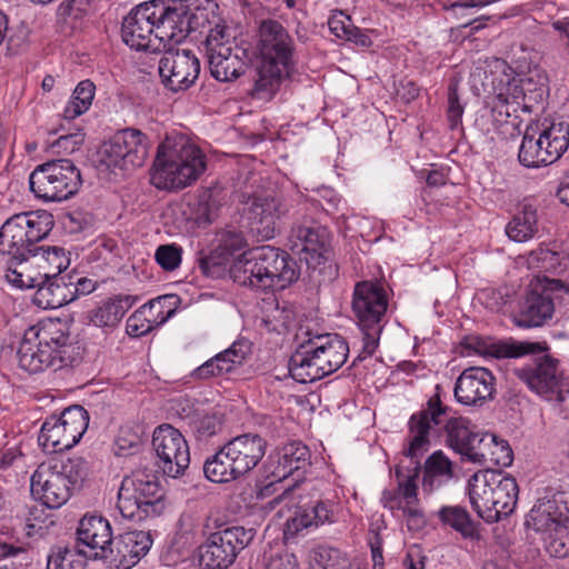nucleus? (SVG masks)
<instances>
[{
  "label": "nucleus",
  "mask_w": 569,
  "mask_h": 569,
  "mask_svg": "<svg viewBox=\"0 0 569 569\" xmlns=\"http://www.w3.org/2000/svg\"><path fill=\"white\" fill-rule=\"evenodd\" d=\"M475 87L492 92L495 96L490 117L496 123H502L528 103L541 99L546 86V74L538 68L529 72L515 74L508 63L496 57L479 59L470 73Z\"/></svg>",
  "instance_id": "obj_1"
},
{
  "label": "nucleus",
  "mask_w": 569,
  "mask_h": 569,
  "mask_svg": "<svg viewBox=\"0 0 569 569\" xmlns=\"http://www.w3.org/2000/svg\"><path fill=\"white\" fill-rule=\"evenodd\" d=\"M257 52L252 96L269 100L278 91L282 79L289 74L293 40L280 22L264 20L259 28Z\"/></svg>",
  "instance_id": "obj_2"
},
{
  "label": "nucleus",
  "mask_w": 569,
  "mask_h": 569,
  "mask_svg": "<svg viewBox=\"0 0 569 569\" xmlns=\"http://www.w3.org/2000/svg\"><path fill=\"white\" fill-rule=\"evenodd\" d=\"M206 156L183 137H167L158 147L150 182L160 190L179 191L206 171Z\"/></svg>",
  "instance_id": "obj_3"
},
{
  "label": "nucleus",
  "mask_w": 569,
  "mask_h": 569,
  "mask_svg": "<svg viewBox=\"0 0 569 569\" xmlns=\"http://www.w3.org/2000/svg\"><path fill=\"white\" fill-rule=\"evenodd\" d=\"M234 282L257 290H282L298 279L295 261L270 246H262L239 254L230 267Z\"/></svg>",
  "instance_id": "obj_4"
},
{
  "label": "nucleus",
  "mask_w": 569,
  "mask_h": 569,
  "mask_svg": "<svg viewBox=\"0 0 569 569\" xmlns=\"http://www.w3.org/2000/svg\"><path fill=\"white\" fill-rule=\"evenodd\" d=\"M88 471V462L81 457L50 459L32 473L31 495L48 508H60L69 500L72 489L81 486Z\"/></svg>",
  "instance_id": "obj_5"
},
{
  "label": "nucleus",
  "mask_w": 569,
  "mask_h": 569,
  "mask_svg": "<svg viewBox=\"0 0 569 569\" xmlns=\"http://www.w3.org/2000/svg\"><path fill=\"white\" fill-rule=\"evenodd\" d=\"M348 355L349 346L341 336H316L290 357L289 372L299 383L313 382L340 369Z\"/></svg>",
  "instance_id": "obj_6"
},
{
  "label": "nucleus",
  "mask_w": 569,
  "mask_h": 569,
  "mask_svg": "<svg viewBox=\"0 0 569 569\" xmlns=\"http://www.w3.org/2000/svg\"><path fill=\"white\" fill-rule=\"evenodd\" d=\"M267 441L258 433L237 436L224 443L203 465L208 480L224 483L246 476L262 460Z\"/></svg>",
  "instance_id": "obj_7"
},
{
  "label": "nucleus",
  "mask_w": 569,
  "mask_h": 569,
  "mask_svg": "<svg viewBox=\"0 0 569 569\" xmlns=\"http://www.w3.org/2000/svg\"><path fill=\"white\" fill-rule=\"evenodd\" d=\"M69 336L60 320L48 319L24 331L18 349V361L21 369L37 373L63 363Z\"/></svg>",
  "instance_id": "obj_8"
},
{
  "label": "nucleus",
  "mask_w": 569,
  "mask_h": 569,
  "mask_svg": "<svg viewBox=\"0 0 569 569\" xmlns=\"http://www.w3.org/2000/svg\"><path fill=\"white\" fill-rule=\"evenodd\" d=\"M53 223V216L47 210L12 214L0 227V254L28 262L36 244L50 233Z\"/></svg>",
  "instance_id": "obj_9"
},
{
  "label": "nucleus",
  "mask_w": 569,
  "mask_h": 569,
  "mask_svg": "<svg viewBox=\"0 0 569 569\" xmlns=\"http://www.w3.org/2000/svg\"><path fill=\"white\" fill-rule=\"evenodd\" d=\"M387 292L380 284L371 281H362L356 284L352 311L362 339L359 359L371 357L377 350L381 332L387 322Z\"/></svg>",
  "instance_id": "obj_10"
},
{
  "label": "nucleus",
  "mask_w": 569,
  "mask_h": 569,
  "mask_svg": "<svg viewBox=\"0 0 569 569\" xmlns=\"http://www.w3.org/2000/svg\"><path fill=\"white\" fill-rule=\"evenodd\" d=\"M117 508L122 518L133 521L162 515L166 501L157 477L143 471L124 477L118 490Z\"/></svg>",
  "instance_id": "obj_11"
},
{
  "label": "nucleus",
  "mask_w": 569,
  "mask_h": 569,
  "mask_svg": "<svg viewBox=\"0 0 569 569\" xmlns=\"http://www.w3.org/2000/svg\"><path fill=\"white\" fill-rule=\"evenodd\" d=\"M29 186L36 198L44 202H61L78 192L81 176L71 160H51L30 173Z\"/></svg>",
  "instance_id": "obj_12"
},
{
  "label": "nucleus",
  "mask_w": 569,
  "mask_h": 569,
  "mask_svg": "<svg viewBox=\"0 0 569 569\" xmlns=\"http://www.w3.org/2000/svg\"><path fill=\"white\" fill-rule=\"evenodd\" d=\"M569 146V126L565 121H545L538 138L525 133L519 162L527 168H539L556 162Z\"/></svg>",
  "instance_id": "obj_13"
},
{
  "label": "nucleus",
  "mask_w": 569,
  "mask_h": 569,
  "mask_svg": "<svg viewBox=\"0 0 569 569\" xmlns=\"http://www.w3.org/2000/svg\"><path fill=\"white\" fill-rule=\"evenodd\" d=\"M530 390L555 405H569V377L559 369L558 361L545 356L515 370Z\"/></svg>",
  "instance_id": "obj_14"
},
{
  "label": "nucleus",
  "mask_w": 569,
  "mask_h": 569,
  "mask_svg": "<svg viewBox=\"0 0 569 569\" xmlns=\"http://www.w3.org/2000/svg\"><path fill=\"white\" fill-rule=\"evenodd\" d=\"M89 426V415L81 406L66 408L59 416L46 419L39 433V445L47 452H60L74 447Z\"/></svg>",
  "instance_id": "obj_15"
},
{
  "label": "nucleus",
  "mask_w": 569,
  "mask_h": 569,
  "mask_svg": "<svg viewBox=\"0 0 569 569\" xmlns=\"http://www.w3.org/2000/svg\"><path fill=\"white\" fill-rule=\"evenodd\" d=\"M529 287L526 301L515 317V323L520 328L540 327L546 323L553 316V300L561 293H569V283L547 276H535Z\"/></svg>",
  "instance_id": "obj_16"
},
{
  "label": "nucleus",
  "mask_w": 569,
  "mask_h": 569,
  "mask_svg": "<svg viewBox=\"0 0 569 569\" xmlns=\"http://www.w3.org/2000/svg\"><path fill=\"white\" fill-rule=\"evenodd\" d=\"M206 53L211 76L218 81H232L244 72V51L233 46V36L224 24L219 23L210 30Z\"/></svg>",
  "instance_id": "obj_17"
},
{
  "label": "nucleus",
  "mask_w": 569,
  "mask_h": 569,
  "mask_svg": "<svg viewBox=\"0 0 569 569\" xmlns=\"http://www.w3.org/2000/svg\"><path fill=\"white\" fill-rule=\"evenodd\" d=\"M149 152L147 136L133 128L118 131L100 149V162L110 170L131 171L143 166Z\"/></svg>",
  "instance_id": "obj_18"
},
{
  "label": "nucleus",
  "mask_w": 569,
  "mask_h": 569,
  "mask_svg": "<svg viewBox=\"0 0 569 569\" xmlns=\"http://www.w3.org/2000/svg\"><path fill=\"white\" fill-rule=\"evenodd\" d=\"M253 528L234 526L210 535L200 548V563L206 569H227L237 559L240 551L253 540Z\"/></svg>",
  "instance_id": "obj_19"
},
{
  "label": "nucleus",
  "mask_w": 569,
  "mask_h": 569,
  "mask_svg": "<svg viewBox=\"0 0 569 569\" xmlns=\"http://www.w3.org/2000/svg\"><path fill=\"white\" fill-rule=\"evenodd\" d=\"M419 468H415L413 475L400 479L397 470L398 487L382 492L381 502L396 517L401 518L410 531H420L427 525L426 515L418 499L417 478Z\"/></svg>",
  "instance_id": "obj_20"
},
{
  "label": "nucleus",
  "mask_w": 569,
  "mask_h": 569,
  "mask_svg": "<svg viewBox=\"0 0 569 569\" xmlns=\"http://www.w3.org/2000/svg\"><path fill=\"white\" fill-rule=\"evenodd\" d=\"M152 447L158 466L164 475L177 478L190 463V452L183 435L170 425H161L153 431Z\"/></svg>",
  "instance_id": "obj_21"
},
{
  "label": "nucleus",
  "mask_w": 569,
  "mask_h": 569,
  "mask_svg": "<svg viewBox=\"0 0 569 569\" xmlns=\"http://www.w3.org/2000/svg\"><path fill=\"white\" fill-rule=\"evenodd\" d=\"M159 60V74L162 83L171 91H182L191 87L200 73L199 59L191 50L162 49Z\"/></svg>",
  "instance_id": "obj_22"
},
{
  "label": "nucleus",
  "mask_w": 569,
  "mask_h": 569,
  "mask_svg": "<svg viewBox=\"0 0 569 569\" xmlns=\"http://www.w3.org/2000/svg\"><path fill=\"white\" fill-rule=\"evenodd\" d=\"M151 10L157 11L152 19L154 22L156 41L160 46V50L173 48L182 42L189 32L190 16L187 7L180 4L178 7L167 6L161 0H152Z\"/></svg>",
  "instance_id": "obj_23"
},
{
  "label": "nucleus",
  "mask_w": 569,
  "mask_h": 569,
  "mask_svg": "<svg viewBox=\"0 0 569 569\" xmlns=\"http://www.w3.org/2000/svg\"><path fill=\"white\" fill-rule=\"evenodd\" d=\"M286 212L287 208L278 197L257 194L248 199L243 217L248 220L252 232L268 240L274 237L278 223Z\"/></svg>",
  "instance_id": "obj_24"
},
{
  "label": "nucleus",
  "mask_w": 569,
  "mask_h": 569,
  "mask_svg": "<svg viewBox=\"0 0 569 569\" xmlns=\"http://www.w3.org/2000/svg\"><path fill=\"white\" fill-rule=\"evenodd\" d=\"M157 11L151 10V3L144 2L133 8L123 19L121 36L123 42L134 50L160 51L156 41L154 22Z\"/></svg>",
  "instance_id": "obj_25"
},
{
  "label": "nucleus",
  "mask_w": 569,
  "mask_h": 569,
  "mask_svg": "<svg viewBox=\"0 0 569 569\" xmlns=\"http://www.w3.org/2000/svg\"><path fill=\"white\" fill-rule=\"evenodd\" d=\"M78 552L89 559H107L112 553L110 522L100 516H84L77 529Z\"/></svg>",
  "instance_id": "obj_26"
},
{
  "label": "nucleus",
  "mask_w": 569,
  "mask_h": 569,
  "mask_svg": "<svg viewBox=\"0 0 569 569\" xmlns=\"http://www.w3.org/2000/svg\"><path fill=\"white\" fill-rule=\"evenodd\" d=\"M289 242L292 252L311 268L320 266L326 260L328 233L315 222L293 226Z\"/></svg>",
  "instance_id": "obj_27"
},
{
  "label": "nucleus",
  "mask_w": 569,
  "mask_h": 569,
  "mask_svg": "<svg viewBox=\"0 0 569 569\" xmlns=\"http://www.w3.org/2000/svg\"><path fill=\"white\" fill-rule=\"evenodd\" d=\"M443 413V408L439 397H433L428 401V408L415 413L409 420L408 446L405 455L417 465L419 459L428 451L430 446V431L439 425V417Z\"/></svg>",
  "instance_id": "obj_28"
},
{
  "label": "nucleus",
  "mask_w": 569,
  "mask_h": 569,
  "mask_svg": "<svg viewBox=\"0 0 569 569\" xmlns=\"http://www.w3.org/2000/svg\"><path fill=\"white\" fill-rule=\"evenodd\" d=\"M495 381L493 375L486 368H467L456 381L455 398L465 406H481L492 398Z\"/></svg>",
  "instance_id": "obj_29"
},
{
  "label": "nucleus",
  "mask_w": 569,
  "mask_h": 569,
  "mask_svg": "<svg viewBox=\"0 0 569 569\" xmlns=\"http://www.w3.org/2000/svg\"><path fill=\"white\" fill-rule=\"evenodd\" d=\"M152 540L142 530L127 531L112 540L106 562L116 569H130L150 550Z\"/></svg>",
  "instance_id": "obj_30"
},
{
  "label": "nucleus",
  "mask_w": 569,
  "mask_h": 569,
  "mask_svg": "<svg viewBox=\"0 0 569 569\" xmlns=\"http://www.w3.org/2000/svg\"><path fill=\"white\" fill-rule=\"evenodd\" d=\"M493 470H480L468 480L467 492L470 505L477 515L488 523L499 521L493 501Z\"/></svg>",
  "instance_id": "obj_31"
},
{
  "label": "nucleus",
  "mask_w": 569,
  "mask_h": 569,
  "mask_svg": "<svg viewBox=\"0 0 569 569\" xmlns=\"http://www.w3.org/2000/svg\"><path fill=\"white\" fill-rule=\"evenodd\" d=\"M272 505L280 506L277 515L284 518L283 539L289 542L300 536H305L309 530L315 529L307 506L299 507L292 499V488L288 486L281 496L276 497Z\"/></svg>",
  "instance_id": "obj_32"
},
{
  "label": "nucleus",
  "mask_w": 569,
  "mask_h": 569,
  "mask_svg": "<svg viewBox=\"0 0 569 569\" xmlns=\"http://www.w3.org/2000/svg\"><path fill=\"white\" fill-rule=\"evenodd\" d=\"M167 297H159L136 310L127 319V333L131 337H142L163 325L174 313V309L167 306Z\"/></svg>",
  "instance_id": "obj_33"
},
{
  "label": "nucleus",
  "mask_w": 569,
  "mask_h": 569,
  "mask_svg": "<svg viewBox=\"0 0 569 569\" xmlns=\"http://www.w3.org/2000/svg\"><path fill=\"white\" fill-rule=\"evenodd\" d=\"M309 460L310 451L307 446L300 441L289 442L280 449L272 476L276 481H283L292 477L295 482H299L309 466Z\"/></svg>",
  "instance_id": "obj_34"
},
{
  "label": "nucleus",
  "mask_w": 569,
  "mask_h": 569,
  "mask_svg": "<svg viewBox=\"0 0 569 569\" xmlns=\"http://www.w3.org/2000/svg\"><path fill=\"white\" fill-rule=\"evenodd\" d=\"M251 352V346L246 340L234 341L228 349L206 361L194 371L196 377L207 379L228 373L234 367L242 365Z\"/></svg>",
  "instance_id": "obj_35"
},
{
  "label": "nucleus",
  "mask_w": 569,
  "mask_h": 569,
  "mask_svg": "<svg viewBox=\"0 0 569 569\" xmlns=\"http://www.w3.org/2000/svg\"><path fill=\"white\" fill-rule=\"evenodd\" d=\"M568 517L559 509L557 501L539 500L529 511L526 526L542 537L565 525Z\"/></svg>",
  "instance_id": "obj_36"
},
{
  "label": "nucleus",
  "mask_w": 569,
  "mask_h": 569,
  "mask_svg": "<svg viewBox=\"0 0 569 569\" xmlns=\"http://www.w3.org/2000/svg\"><path fill=\"white\" fill-rule=\"evenodd\" d=\"M133 303L134 299L130 296L108 298L90 311L89 321L98 328H116Z\"/></svg>",
  "instance_id": "obj_37"
},
{
  "label": "nucleus",
  "mask_w": 569,
  "mask_h": 569,
  "mask_svg": "<svg viewBox=\"0 0 569 569\" xmlns=\"http://www.w3.org/2000/svg\"><path fill=\"white\" fill-rule=\"evenodd\" d=\"M30 258L31 263L39 268L37 273L42 281L57 278L70 263L64 249L60 247H37Z\"/></svg>",
  "instance_id": "obj_38"
},
{
  "label": "nucleus",
  "mask_w": 569,
  "mask_h": 569,
  "mask_svg": "<svg viewBox=\"0 0 569 569\" xmlns=\"http://www.w3.org/2000/svg\"><path fill=\"white\" fill-rule=\"evenodd\" d=\"M36 288L33 300L43 309H58L73 301L71 287L58 278L43 280Z\"/></svg>",
  "instance_id": "obj_39"
},
{
  "label": "nucleus",
  "mask_w": 569,
  "mask_h": 569,
  "mask_svg": "<svg viewBox=\"0 0 569 569\" xmlns=\"http://www.w3.org/2000/svg\"><path fill=\"white\" fill-rule=\"evenodd\" d=\"M453 477L452 463L448 457L437 450L425 462L422 487L427 491H433Z\"/></svg>",
  "instance_id": "obj_40"
},
{
  "label": "nucleus",
  "mask_w": 569,
  "mask_h": 569,
  "mask_svg": "<svg viewBox=\"0 0 569 569\" xmlns=\"http://www.w3.org/2000/svg\"><path fill=\"white\" fill-rule=\"evenodd\" d=\"M493 501L496 505V510L499 511V520L501 517H507L516 508L518 501L519 488L517 481L513 477L509 475H505L500 471L493 470Z\"/></svg>",
  "instance_id": "obj_41"
},
{
  "label": "nucleus",
  "mask_w": 569,
  "mask_h": 569,
  "mask_svg": "<svg viewBox=\"0 0 569 569\" xmlns=\"http://www.w3.org/2000/svg\"><path fill=\"white\" fill-rule=\"evenodd\" d=\"M506 234L515 242H526L538 231V217L535 209L525 207L506 226Z\"/></svg>",
  "instance_id": "obj_42"
},
{
  "label": "nucleus",
  "mask_w": 569,
  "mask_h": 569,
  "mask_svg": "<svg viewBox=\"0 0 569 569\" xmlns=\"http://www.w3.org/2000/svg\"><path fill=\"white\" fill-rule=\"evenodd\" d=\"M483 459L482 465H493L508 467L511 465L513 456L508 441L498 438L493 433L486 432V441L481 447V452L476 453Z\"/></svg>",
  "instance_id": "obj_43"
},
{
  "label": "nucleus",
  "mask_w": 569,
  "mask_h": 569,
  "mask_svg": "<svg viewBox=\"0 0 569 569\" xmlns=\"http://www.w3.org/2000/svg\"><path fill=\"white\" fill-rule=\"evenodd\" d=\"M96 86L90 80L80 81L72 92V96L63 109V118L72 120L86 113L93 101Z\"/></svg>",
  "instance_id": "obj_44"
},
{
  "label": "nucleus",
  "mask_w": 569,
  "mask_h": 569,
  "mask_svg": "<svg viewBox=\"0 0 569 569\" xmlns=\"http://www.w3.org/2000/svg\"><path fill=\"white\" fill-rule=\"evenodd\" d=\"M542 350L539 342L508 340L490 342L483 352L493 358H519Z\"/></svg>",
  "instance_id": "obj_45"
},
{
  "label": "nucleus",
  "mask_w": 569,
  "mask_h": 569,
  "mask_svg": "<svg viewBox=\"0 0 569 569\" xmlns=\"http://www.w3.org/2000/svg\"><path fill=\"white\" fill-rule=\"evenodd\" d=\"M438 517L445 526H449L466 538H472L476 528L468 511L460 506H445L438 511Z\"/></svg>",
  "instance_id": "obj_46"
},
{
  "label": "nucleus",
  "mask_w": 569,
  "mask_h": 569,
  "mask_svg": "<svg viewBox=\"0 0 569 569\" xmlns=\"http://www.w3.org/2000/svg\"><path fill=\"white\" fill-rule=\"evenodd\" d=\"M310 517L312 519L315 529L323 525H332L340 520L342 516V507L336 499H321L317 500L310 506H307Z\"/></svg>",
  "instance_id": "obj_47"
},
{
  "label": "nucleus",
  "mask_w": 569,
  "mask_h": 569,
  "mask_svg": "<svg viewBox=\"0 0 569 569\" xmlns=\"http://www.w3.org/2000/svg\"><path fill=\"white\" fill-rule=\"evenodd\" d=\"M446 428L448 443L455 451L463 456L466 450H470L468 446L476 431L470 428L468 420L462 418L451 419Z\"/></svg>",
  "instance_id": "obj_48"
},
{
  "label": "nucleus",
  "mask_w": 569,
  "mask_h": 569,
  "mask_svg": "<svg viewBox=\"0 0 569 569\" xmlns=\"http://www.w3.org/2000/svg\"><path fill=\"white\" fill-rule=\"evenodd\" d=\"M528 269L541 276V272H557L560 267V256L549 248L539 247L532 250L526 258Z\"/></svg>",
  "instance_id": "obj_49"
},
{
  "label": "nucleus",
  "mask_w": 569,
  "mask_h": 569,
  "mask_svg": "<svg viewBox=\"0 0 569 569\" xmlns=\"http://www.w3.org/2000/svg\"><path fill=\"white\" fill-rule=\"evenodd\" d=\"M312 560L320 569H352L349 558L339 549L329 546L315 548Z\"/></svg>",
  "instance_id": "obj_50"
},
{
  "label": "nucleus",
  "mask_w": 569,
  "mask_h": 569,
  "mask_svg": "<svg viewBox=\"0 0 569 569\" xmlns=\"http://www.w3.org/2000/svg\"><path fill=\"white\" fill-rule=\"evenodd\" d=\"M177 407L181 406V411L177 409V412L180 415L182 419H190L191 423L194 425L196 430L202 436H212L219 429L220 422L218 418L213 415H203L200 416L198 412H194L192 407L187 402V406H183L182 400H174Z\"/></svg>",
  "instance_id": "obj_51"
},
{
  "label": "nucleus",
  "mask_w": 569,
  "mask_h": 569,
  "mask_svg": "<svg viewBox=\"0 0 569 569\" xmlns=\"http://www.w3.org/2000/svg\"><path fill=\"white\" fill-rule=\"evenodd\" d=\"M547 552L556 558L569 556V530L565 525L542 537Z\"/></svg>",
  "instance_id": "obj_52"
},
{
  "label": "nucleus",
  "mask_w": 569,
  "mask_h": 569,
  "mask_svg": "<svg viewBox=\"0 0 569 569\" xmlns=\"http://www.w3.org/2000/svg\"><path fill=\"white\" fill-rule=\"evenodd\" d=\"M17 266L14 268L9 267L6 271V280L12 287L18 289H31L39 286L42 282L41 277L38 273H30L27 270L26 262L14 261Z\"/></svg>",
  "instance_id": "obj_53"
},
{
  "label": "nucleus",
  "mask_w": 569,
  "mask_h": 569,
  "mask_svg": "<svg viewBox=\"0 0 569 569\" xmlns=\"http://www.w3.org/2000/svg\"><path fill=\"white\" fill-rule=\"evenodd\" d=\"M263 569H300V567L295 553L279 548L264 551Z\"/></svg>",
  "instance_id": "obj_54"
},
{
  "label": "nucleus",
  "mask_w": 569,
  "mask_h": 569,
  "mask_svg": "<svg viewBox=\"0 0 569 569\" xmlns=\"http://www.w3.org/2000/svg\"><path fill=\"white\" fill-rule=\"evenodd\" d=\"M154 258L163 270L172 271L181 263L182 249L176 243L162 244L157 248Z\"/></svg>",
  "instance_id": "obj_55"
},
{
  "label": "nucleus",
  "mask_w": 569,
  "mask_h": 569,
  "mask_svg": "<svg viewBox=\"0 0 569 569\" xmlns=\"http://www.w3.org/2000/svg\"><path fill=\"white\" fill-rule=\"evenodd\" d=\"M83 141L84 132L82 129L78 128L70 133L60 134L58 139L52 143V147L56 148L58 152L70 154L79 150Z\"/></svg>",
  "instance_id": "obj_56"
},
{
  "label": "nucleus",
  "mask_w": 569,
  "mask_h": 569,
  "mask_svg": "<svg viewBox=\"0 0 569 569\" xmlns=\"http://www.w3.org/2000/svg\"><path fill=\"white\" fill-rule=\"evenodd\" d=\"M328 27L336 38L346 40L350 38L355 24L349 16L345 14L342 11H336L329 17Z\"/></svg>",
  "instance_id": "obj_57"
},
{
  "label": "nucleus",
  "mask_w": 569,
  "mask_h": 569,
  "mask_svg": "<svg viewBox=\"0 0 569 569\" xmlns=\"http://www.w3.org/2000/svg\"><path fill=\"white\" fill-rule=\"evenodd\" d=\"M247 246L243 236L236 231H226L219 240V250L223 256H232Z\"/></svg>",
  "instance_id": "obj_58"
},
{
  "label": "nucleus",
  "mask_w": 569,
  "mask_h": 569,
  "mask_svg": "<svg viewBox=\"0 0 569 569\" xmlns=\"http://www.w3.org/2000/svg\"><path fill=\"white\" fill-rule=\"evenodd\" d=\"M448 121L451 129H456L460 123L463 114V107L459 102L457 89L450 87L448 94Z\"/></svg>",
  "instance_id": "obj_59"
},
{
  "label": "nucleus",
  "mask_w": 569,
  "mask_h": 569,
  "mask_svg": "<svg viewBox=\"0 0 569 569\" xmlns=\"http://www.w3.org/2000/svg\"><path fill=\"white\" fill-rule=\"evenodd\" d=\"M140 436L138 433H131L127 429H122L117 438V447L119 453L129 455L138 450L140 447Z\"/></svg>",
  "instance_id": "obj_60"
},
{
  "label": "nucleus",
  "mask_w": 569,
  "mask_h": 569,
  "mask_svg": "<svg viewBox=\"0 0 569 569\" xmlns=\"http://www.w3.org/2000/svg\"><path fill=\"white\" fill-rule=\"evenodd\" d=\"M486 441V432H475L473 437H471L470 443L468 447H470V450H466L463 456L467 457L469 460L473 462L481 463L483 462V459L481 457H477L476 453L481 452V447Z\"/></svg>",
  "instance_id": "obj_61"
},
{
  "label": "nucleus",
  "mask_w": 569,
  "mask_h": 569,
  "mask_svg": "<svg viewBox=\"0 0 569 569\" xmlns=\"http://www.w3.org/2000/svg\"><path fill=\"white\" fill-rule=\"evenodd\" d=\"M69 286H72L71 289L74 299L77 296H86L93 292L97 288V282L92 279L81 277L76 281V283H71Z\"/></svg>",
  "instance_id": "obj_62"
},
{
  "label": "nucleus",
  "mask_w": 569,
  "mask_h": 569,
  "mask_svg": "<svg viewBox=\"0 0 569 569\" xmlns=\"http://www.w3.org/2000/svg\"><path fill=\"white\" fill-rule=\"evenodd\" d=\"M372 569H385L382 545L380 537L376 536L370 541Z\"/></svg>",
  "instance_id": "obj_63"
},
{
  "label": "nucleus",
  "mask_w": 569,
  "mask_h": 569,
  "mask_svg": "<svg viewBox=\"0 0 569 569\" xmlns=\"http://www.w3.org/2000/svg\"><path fill=\"white\" fill-rule=\"evenodd\" d=\"M406 569H425L423 557L418 548H411L405 560Z\"/></svg>",
  "instance_id": "obj_64"
}]
</instances>
